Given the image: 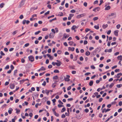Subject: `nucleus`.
Here are the masks:
<instances>
[{"label":"nucleus","mask_w":122,"mask_h":122,"mask_svg":"<svg viewBox=\"0 0 122 122\" xmlns=\"http://www.w3.org/2000/svg\"><path fill=\"white\" fill-rule=\"evenodd\" d=\"M26 0H21L20 2L19 5V7L21 8L22 6L25 4V2Z\"/></svg>","instance_id":"1"},{"label":"nucleus","mask_w":122,"mask_h":122,"mask_svg":"<svg viewBox=\"0 0 122 122\" xmlns=\"http://www.w3.org/2000/svg\"><path fill=\"white\" fill-rule=\"evenodd\" d=\"M66 77L65 78V77L64 76V80L65 81H69L70 79L69 78L70 77V76L69 75H66Z\"/></svg>","instance_id":"2"},{"label":"nucleus","mask_w":122,"mask_h":122,"mask_svg":"<svg viewBox=\"0 0 122 122\" xmlns=\"http://www.w3.org/2000/svg\"><path fill=\"white\" fill-rule=\"evenodd\" d=\"M28 58L29 61L31 62H33L34 60V58L32 56H29Z\"/></svg>","instance_id":"3"},{"label":"nucleus","mask_w":122,"mask_h":122,"mask_svg":"<svg viewBox=\"0 0 122 122\" xmlns=\"http://www.w3.org/2000/svg\"><path fill=\"white\" fill-rule=\"evenodd\" d=\"M85 15L86 14H82L80 15H79L76 16V18H79L85 16Z\"/></svg>","instance_id":"4"},{"label":"nucleus","mask_w":122,"mask_h":122,"mask_svg":"<svg viewBox=\"0 0 122 122\" xmlns=\"http://www.w3.org/2000/svg\"><path fill=\"white\" fill-rule=\"evenodd\" d=\"M111 110L110 109H106L105 108L102 111V113H104V112H107Z\"/></svg>","instance_id":"5"},{"label":"nucleus","mask_w":122,"mask_h":122,"mask_svg":"<svg viewBox=\"0 0 122 122\" xmlns=\"http://www.w3.org/2000/svg\"><path fill=\"white\" fill-rule=\"evenodd\" d=\"M100 9V8L99 7H97L94 8L93 10V11L95 12H97V11H99Z\"/></svg>","instance_id":"6"},{"label":"nucleus","mask_w":122,"mask_h":122,"mask_svg":"<svg viewBox=\"0 0 122 122\" xmlns=\"http://www.w3.org/2000/svg\"><path fill=\"white\" fill-rule=\"evenodd\" d=\"M69 36L68 35H66V33H64L63 34V36L62 38V39H63L64 38L66 39Z\"/></svg>","instance_id":"7"},{"label":"nucleus","mask_w":122,"mask_h":122,"mask_svg":"<svg viewBox=\"0 0 122 122\" xmlns=\"http://www.w3.org/2000/svg\"><path fill=\"white\" fill-rule=\"evenodd\" d=\"M118 32L119 30H115L114 32L115 35L116 36H117L118 35Z\"/></svg>","instance_id":"8"},{"label":"nucleus","mask_w":122,"mask_h":122,"mask_svg":"<svg viewBox=\"0 0 122 122\" xmlns=\"http://www.w3.org/2000/svg\"><path fill=\"white\" fill-rule=\"evenodd\" d=\"M78 27V26H76L75 25H73L71 28V30H74L76 29H77Z\"/></svg>","instance_id":"9"},{"label":"nucleus","mask_w":122,"mask_h":122,"mask_svg":"<svg viewBox=\"0 0 122 122\" xmlns=\"http://www.w3.org/2000/svg\"><path fill=\"white\" fill-rule=\"evenodd\" d=\"M54 35L52 33H51L50 35V37L51 38H53L54 37Z\"/></svg>","instance_id":"10"},{"label":"nucleus","mask_w":122,"mask_h":122,"mask_svg":"<svg viewBox=\"0 0 122 122\" xmlns=\"http://www.w3.org/2000/svg\"><path fill=\"white\" fill-rule=\"evenodd\" d=\"M13 109L11 108H10L8 111V112L10 114L12 113V112L13 111Z\"/></svg>","instance_id":"11"},{"label":"nucleus","mask_w":122,"mask_h":122,"mask_svg":"<svg viewBox=\"0 0 122 122\" xmlns=\"http://www.w3.org/2000/svg\"><path fill=\"white\" fill-rule=\"evenodd\" d=\"M75 49V48L74 47L71 48V47H68V50L69 51H73Z\"/></svg>","instance_id":"12"},{"label":"nucleus","mask_w":122,"mask_h":122,"mask_svg":"<svg viewBox=\"0 0 122 122\" xmlns=\"http://www.w3.org/2000/svg\"><path fill=\"white\" fill-rule=\"evenodd\" d=\"M15 86V85L14 84H11L10 85V88H11V89H13L14 88Z\"/></svg>","instance_id":"13"},{"label":"nucleus","mask_w":122,"mask_h":122,"mask_svg":"<svg viewBox=\"0 0 122 122\" xmlns=\"http://www.w3.org/2000/svg\"><path fill=\"white\" fill-rule=\"evenodd\" d=\"M61 62H56V65L58 66H59L61 65Z\"/></svg>","instance_id":"14"},{"label":"nucleus","mask_w":122,"mask_h":122,"mask_svg":"<svg viewBox=\"0 0 122 122\" xmlns=\"http://www.w3.org/2000/svg\"><path fill=\"white\" fill-rule=\"evenodd\" d=\"M110 6H108L105 8V10H108L110 9Z\"/></svg>","instance_id":"15"},{"label":"nucleus","mask_w":122,"mask_h":122,"mask_svg":"<svg viewBox=\"0 0 122 122\" xmlns=\"http://www.w3.org/2000/svg\"><path fill=\"white\" fill-rule=\"evenodd\" d=\"M17 70H16L14 71V76H16V74L17 73Z\"/></svg>","instance_id":"16"},{"label":"nucleus","mask_w":122,"mask_h":122,"mask_svg":"<svg viewBox=\"0 0 122 122\" xmlns=\"http://www.w3.org/2000/svg\"><path fill=\"white\" fill-rule=\"evenodd\" d=\"M117 58L118 59H119L120 60H122V56L121 55L118 56Z\"/></svg>","instance_id":"17"},{"label":"nucleus","mask_w":122,"mask_h":122,"mask_svg":"<svg viewBox=\"0 0 122 122\" xmlns=\"http://www.w3.org/2000/svg\"><path fill=\"white\" fill-rule=\"evenodd\" d=\"M94 28L95 29H99V26H98V25H95L94 26Z\"/></svg>","instance_id":"18"},{"label":"nucleus","mask_w":122,"mask_h":122,"mask_svg":"<svg viewBox=\"0 0 122 122\" xmlns=\"http://www.w3.org/2000/svg\"><path fill=\"white\" fill-rule=\"evenodd\" d=\"M93 84V81H91L89 83V85L90 86H92V85Z\"/></svg>","instance_id":"19"},{"label":"nucleus","mask_w":122,"mask_h":122,"mask_svg":"<svg viewBox=\"0 0 122 122\" xmlns=\"http://www.w3.org/2000/svg\"><path fill=\"white\" fill-rule=\"evenodd\" d=\"M90 54V52L88 51H86V53L85 55H86L88 56Z\"/></svg>","instance_id":"20"},{"label":"nucleus","mask_w":122,"mask_h":122,"mask_svg":"<svg viewBox=\"0 0 122 122\" xmlns=\"http://www.w3.org/2000/svg\"><path fill=\"white\" fill-rule=\"evenodd\" d=\"M58 78V76H54L53 77V79L54 80L57 79Z\"/></svg>","instance_id":"21"},{"label":"nucleus","mask_w":122,"mask_h":122,"mask_svg":"<svg viewBox=\"0 0 122 122\" xmlns=\"http://www.w3.org/2000/svg\"><path fill=\"white\" fill-rule=\"evenodd\" d=\"M56 20V18L55 17L54 19H53L51 20H50L49 21V22L51 23L52 21L54 20Z\"/></svg>","instance_id":"22"},{"label":"nucleus","mask_w":122,"mask_h":122,"mask_svg":"<svg viewBox=\"0 0 122 122\" xmlns=\"http://www.w3.org/2000/svg\"><path fill=\"white\" fill-rule=\"evenodd\" d=\"M114 83H111L109 86V87L110 88H112V87L114 85Z\"/></svg>","instance_id":"23"},{"label":"nucleus","mask_w":122,"mask_h":122,"mask_svg":"<svg viewBox=\"0 0 122 122\" xmlns=\"http://www.w3.org/2000/svg\"><path fill=\"white\" fill-rule=\"evenodd\" d=\"M122 86V85L121 84L117 85L116 86L118 88H120Z\"/></svg>","instance_id":"24"},{"label":"nucleus","mask_w":122,"mask_h":122,"mask_svg":"<svg viewBox=\"0 0 122 122\" xmlns=\"http://www.w3.org/2000/svg\"><path fill=\"white\" fill-rule=\"evenodd\" d=\"M18 32V30H16L14 31L12 33V34L13 35H15Z\"/></svg>","instance_id":"25"},{"label":"nucleus","mask_w":122,"mask_h":122,"mask_svg":"<svg viewBox=\"0 0 122 122\" xmlns=\"http://www.w3.org/2000/svg\"><path fill=\"white\" fill-rule=\"evenodd\" d=\"M45 91V92L47 94V95L48 96V95L49 93V91L48 90H46Z\"/></svg>","instance_id":"26"},{"label":"nucleus","mask_w":122,"mask_h":122,"mask_svg":"<svg viewBox=\"0 0 122 122\" xmlns=\"http://www.w3.org/2000/svg\"><path fill=\"white\" fill-rule=\"evenodd\" d=\"M74 44V42L73 41H70L69 42V45L70 46H71L73 45V44Z\"/></svg>","instance_id":"27"},{"label":"nucleus","mask_w":122,"mask_h":122,"mask_svg":"<svg viewBox=\"0 0 122 122\" xmlns=\"http://www.w3.org/2000/svg\"><path fill=\"white\" fill-rule=\"evenodd\" d=\"M15 110L16 111V113H19L20 112V110L17 109V108H16Z\"/></svg>","instance_id":"28"},{"label":"nucleus","mask_w":122,"mask_h":122,"mask_svg":"<svg viewBox=\"0 0 122 122\" xmlns=\"http://www.w3.org/2000/svg\"><path fill=\"white\" fill-rule=\"evenodd\" d=\"M56 117H58L59 116V114L57 113L56 112H55L54 113Z\"/></svg>","instance_id":"29"},{"label":"nucleus","mask_w":122,"mask_h":122,"mask_svg":"<svg viewBox=\"0 0 122 122\" xmlns=\"http://www.w3.org/2000/svg\"><path fill=\"white\" fill-rule=\"evenodd\" d=\"M41 32V31H40L39 30L38 31L36 32L35 33V35H37L39 33H40Z\"/></svg>","instance_id":"30"},{"label":"nucleus","mask_w":122,"mask_h":122,"mask_svg":"<svg viewBox=\"0 0 122 122\" xmlns=\"http://www.w3.org/2000/svg\"><path fill=\"white\" fill-rule=\"evenodd\" d=\"M57 107L56 106H55V107L54 108H53L52 109V110L53 112L54 113L55 112H56L55 111V110L56 109Z\"/></svg>","instance_id":"31"},{"label":"nucleus","mask_w":122,"mask_h":122,"mask_svg":"<svg viewBox=\"0 0 122 122\" xmlns=\"http://www.w3.org/2000/svg\"><path fill=\"white\" fill-rule=\"evenodd\" d=\"M54 72L55 73H59V71L58 70L56 69L54 71Z\"/></svg>","instance_id":"32"},{"label":"nucleus","mask_w":122,"mask_h":122,"mask_svg":"<svg viewBox=\"0 0 122 122\" xmlns=\"http://www.w3.org/2000/svg\"><path fill=\"white\" fill-rule=\"evenodd\" d=\"M66 110V109L65 107H63L62 108L61 111V112H63Z\"/></svg>","instance_id":"33"},{"label":"nucleus","mask_w":122,"mask_h":122,"mask_svg":"<svg viewBox=\"0 0 122 122\" xmlns=\"http://www.w3.org/2000/svg\"><path fill=\"white\" fill-rule=\"evenodd\" d=\"M40 69L41 71H44L46 70V68L43 66H42Z\"/></svg>","instance_id":"34"},{"label":"nucleus","mask_w":122,"mask_h":122,"mask_svg":"<svg viewBox=\"0 0 122 122\" xmlns=\"http://www.w3.org/2000/svg\"><path fill=\"white\" fill-rule=\"evenodd\" d=\"M64 76H61L60 79L62 81H63L64 80Z\"/></svg>","instance_id":"35"},{"label":"nucleus","mask_w":122,"mask_h":122,"mask_svg":"<svg viewBox=\"0 0 122 122\" xmlns=\"http://www.w3.org/2000/svg\"><path fill=\"white\" fill-rule=\"evenodd\" d=\"M4 5V4L3 3H1L0 4V7L2 8L3 7V6Z\"/></svg>","instance_id":"36"},{"label":"nucleus","mask_w":122,"mask_h":122,"mask_svg":"<svg viewBox=\"0 0 122 122\" xmlns=\"http://www.w3.org/2000/svg\"><path fill=\"white\" fill-rule=\"evenodd\" d=\"M78 56V55L76 56L74 58V59H73V61H76L77 59V57Z\"/></svg>","instance_id":"37"},{"label":"nucleus","mask_w":122,"mask_h":122,"mask_svg":"<svg viewBox=\"0 0 122 122\" xmlns=\"http://www.w3.org/2000/svg\"><path fill=\"white\" fill-rule=\"evenodd\" d=\"M121 26V25L120 24H118L116 26V27L117 29H119Z\"/></svg>","instance_id":"38"},{"label":"nucleus","mask_w":122,"mask_h":122,"mask_svg":"<svg viewBox=\"0 0 122 122\" xmlns=\"http://www.w3.org/2000/svg\"><path fill=\"white\" fill-rule=\"evenodd\" d=\"M25 81V80L24 79H23L22 80H20V84L23 83Z\"/></svg>","instance_id":"39"},{"label":"nucleus","mask_w":122,"mask_h":122,"mask_svg":"<svg viewBox=\"0 0 122 122\" xmlns=\"http://www.w3.org/2000/svg\"><path fill=\"white\" fill-rule=\"evenodd\" d=\"M98 19V18L97 17H94L93 19V20L94 21H96Z\"/></svg>","instance_id":"40"},{"label":"nucleus","mask_w":122,"mask_h":122,"mask_svg":"<svg viewBox=\"0 0 122 122\" xmlns=\"http://www.w3.org/2000/svg\"><path fill=\"white\" fill-rule=\"evenodd\" d=\"M0 54L2 56H4L5 55V54L3 53V52L2 51H0Z\"/></svg>","instance_id":"41"},{"label":"nucleus","mask_w":122,"mask_h":122,"mask_svg":"<svg viewBox=\"0 0 122 122\" xmlns=\"http://www.w3.org/2000/svg\"><path fill=\"white\" fill-rule=\"evenodd\" d=\"M54 15H52L51 16H48V17L47 18H48V19H50L51 18H52V17H54Z\"/></svg>","instance_id":"42"},{"label":"nucleus","mask_w":122,"mask_h":122,"mask_svg":"<svg viewBox=\"0 0 122 122\" xmlns=\"http://www.w3.org/2000/svg\"><path fill=\"white\" fill-rule=\"evenodd\" d=\"M114 15H116V14H115L114 13H112L110 14V15H109V16H113Z\"/></svg>","instance_id":"43"},{"label":"nucleus","mask_w":122,"mask_h":122,"mask_svg":"<svg viewBox=\"0 0 122 122\" xmlns=\"http://www.w3.org/2000/svg\"><path fill=\"white\" fill-rule=\"evenodd\" d=\"M120 71V70L119 69H117L115 70V71L116 72H119Z\"/></svg>","instance_id":"44"},{"label":"nucleus","mask_w":122,"mask_h":122,"mask_svg":"<svg viewBox=\"0 0 122 122\" xmlns=\"http://www.w3.org/2000/svg\"><path fill=\"white\" fill-rule=\"evenodd\" d=\"M48 30V29L47 28H43L42 29V30L43 31H47Z\"/></svg>","instance_id":"45"},{"label":"nucleus","mask_w":122,"mask_h":122,"mask_svg":"<svg viewBox=\"0 0 122 122\" xmlns=\"http://www.w3.org/2000/svg\"><path fill=\"white\" fill-rule=\"evenodd\" d=\"M80 60L81 61H82L83 60V58L82 56H81L79 58Z\"/></svg>","instance_id":"46"},{"label":"nucleus","mask_w":122,"mask_h":122,"mask_svg":"<svg viewBox=\"0 0 122 122\" xmlns=\"http://www.w3.org/2000/svg\"><path fill=\"white\" fill-rule=\"evenodd\" d=\"M10 67L11 69V70L12 71L13 70L14 68V66H13V65H11L10 66Z\"/></svg>","instance_id":"47"},{"label":"nucleus","mask_w":122,"mask_h":122,"mask_svg":"<svg viewBox=\"0 0 122 122\" xmlns=\"http://www.w3.org/2000/svg\"><path fill=\"white\" fill-rule=\"evenodd\" d=\"M24 17L23 16V15H20L19 18L20 19H22Z\"/></svg>","instance_id":"48"},{"label":"nucleus","mask_w":122,"mask_h":122,"mask_svg":"<svg viewBox=\"0 0 122 122\" xmlns=\"http://www.w3.org/2000/svg\"><path fill=\"white\" fill-rule=\"evenodd\" d=\"M46 82L45 81H44L43 83L42 84V85L44 86H46Z\"/></svg>","instance_id":"49"},{"label":"nucleus","mask_w":122,"mask_h":122,"mask_svg":"<svg viewBox=\"0 0 122 122\" xmlns=\"http://www.w3.org/2000/svg\"><path fill=\"white\" fill-rule=\"evenodd\" d=\"M76 12L75 10H72L70 11V12L72 13H74Z\"/></svg>","instance_id":"50"},{"label":"nucleus","mask_w":122,"mask_h":122,"mask_svg":"<svg viewBox=\"0 0 122 122\" xmlns=\"http://www.w3.org/2000/svg\"><path fill=\"white\" fill-rule=\"evenodd\" d=\"M83 5L85 7H86L87 5V3L86 2H85L83 4Z\"/></svg>","instance_id":"51"},{"label":"nucleus","mask_w":122,"mask_h":122,"mask_svg":"<svg viewBox=\"0 0 122 122\" xmlns=\"http://www.w3.org/2000/svg\"><path fill=\"white\" fill-rule=\"evenodd\" d=\"M9 68V65H7L5 68V69H8Z\"/></svg>","instance_id":"52"},{"label":"nucleus","mask_w":122,"mask_h":122,"mask_svg":"<svg viewBox=\"0 0 122 122\" xmlns=\"http://www.w3.org/2000/svg\"><path fill=\"white\" fill-rule=\"evenodd\" d=\"M91 68L93 69H94L95 68V67L93 65H92L91 66Z\"/></svg>","instance_id":"53"},{"label":"nucleus","mask_w":122,"mask_h":122,"mask_svg":"<svg viewBox=\"0 0 122 122\" xmlns=\"http://www.w3.org/2000/svg\"><path fill=\"white\" fill-rule=\"evenodd\" d=\"M9 84V82L6 81L5 82V86H7Z\"/></svg>","instance_id":"54"},{"label":"nucleus","mask_w":122,"mask_h":122,"mask_svg":"<svg viewBox=\"0 0 122 122\" xmlns=\"http://www.w3.org/2000/svg\"><path fill=\"white\" fill-rule=\"evenodd\" d=\"M51 31L54 34H55L56 33V32L55 31V30L53 29H52L51 30Z\"/></svg>","instance_id":"55"},{"label":"nucleus","mask_w":122,"mask_h":122,"mask_svg":"<svg viewBox=\"0 0 122 122\" xmlns=\"http://www.w3.org/2000/svg\"><path fill=\"white\" fill-rule=\"evenodd\" d=\"M90 30V29H88V28H86L85 29V32H87L89 31Z\"/></svg>","instance_id":"56"},{"label":"nucleus","mask_w":122,"mask_h":122,"mask_svg":"<svg viewBox=\"0 0 122 122\" xmlns=\"http://www.w3.org/2000/svg\"><path fill=\"white\" fill-rule=\"evenodd\" d=\"M49 13H50V11H48L47 12L45 13L44 15H48V14H49Z\"/></svg>","instance_id":"57"},{"label":"nucleus","mask_w":122,"mask_h":122,"mask_svg":"<svg viewBox=\"0 0 122 122\" xmlns=\"http://www.w3.org/2000/svg\"><path fill=\"white\" fill-rule=\"evenodd\" d=\"M122 104V101H120L118 103L119 105L120 106H121Z\"/></svg>","instance_id":"58"},{"label":"nucleus","mask_w":122,"mask_h":122,"mask_svg":"<svg viewBox=\"0 0 122 122\" xmlns=\"http://www.w3.org/2000/svg\"><path fill=\"white\" fill-rule=\"evenodd\" d=\"M111 42L109 41L108 42L107 44V45L108 46H110V43H111Z\"/></svg>","instance_id":"59"},{"label":"nucleus","mask_w":122,"mask_h":122,"mask_svg":"<svg viewBox=\"0 0 122 122\" xmlns=\"http://www.w3.org/2000/svg\"><path fill=\"white\" fill-rule=\"evenodd\" d=\"M64 105H61V104H58V107H59V108L62 107H64Z\"/></svg>","instance_id":"60"},{"label":"nucleus","mask_w":122,"mask_h":122,"mask_svg":"<svg viewBox=\"0 0 122 122\" xmlns=\"http://www.w3.org/2000/svg\"><path fill=\"white\" fill-rule=\"evenodd\" d=\"M57 53L58 54H61V51L60 50H59L58 51H57Z\"/></svg>","instance_id":"61"},{"label":"nucleus","mask_w":122,"mask_h":122,"mask_svg":"<svg viewBox=\"0 0 122 122\" xmlns=\"http://www.w3.org/2000/svg\"><path fill=\"white\" fill-rule=\"evenodd\" d=\"M47 6L48 7L49 9H51V5H48Z\"/></svg>","instance_id":"62"},{"label":"nucleus","mask_w":122,"mask_h":122,"mask_svg":"<svg viewBox=\"0 0 122 122\" xmlns=\"http://www.w3.org/2000/svg\"><path fill=\"white\" fill-rule=\"evenodd\" d=\"M87 43V41L86 40H85L84 41V45L86 44Z\"/></svg>","instance_id":"63"},{"label":"nucleus","mask_w":122,"mask_h":122,"mask_svg":"<svg viewBox=\"0 0 122 122\" xmlns=\"http://www.w3.org/2000/svg\"><path fill=\"white\" fill-rule=\"evenodd\" d=\"M111 32V30H109L107 32V34L108 35H109Z\"/></svg>","instance_id":"64"}]
</instances>
